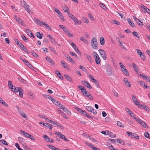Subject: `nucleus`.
Returning <instances> with one entry per match:
<instances>
[{"instance_id":"nucleus-17","label":"nucleus","mask_w":150,"mask_h":150,"mask_svg":"<svg viewBox=\"0 0 150 150\" xmlns=\"http://www.w3.org/2000/svg\"><path fill=\"white\" fill-rule=\"evenodd\" d=\"M79 89L82 92H86V88L83 86L79 85L78 86Z\"/></svg>"},{"instance_id":"nucleus-34","label":"nucleus","mask_w":150,"mask_h":150,"mask_svg":"<svg viewBox=\"0 0 150 150\" xmlns=\"http://www.w3.org/2000/svg\"><path fill=\"white\" fill-rule=\"evenodd\" d=\"M64 76L67 80L70 81H72V79L69 76L66 74H64Z\"/></svg>"},{"instance_id":"nucleus-18","label":"nucleus","mask_w":150,"mask_h":150,"mask_svg":"<svg viewBox=\"0 0 150 150\" xmlns=\"http://www.w3.org/2000/svg\"><path fill=\"white\" fill-rule=\"evenodd\" d=\"M59 26L61 28L63 29V31L66 33H67V32L69 31L67 28L63 25H59Z\"/></svg>"},{"instance_id":"nucleus-16","label":"nucleus","mask_w":150,"mask_h":150,"mask_svg":"<svg viewBox=\"0 0 150 150\" xmlns=\"http://www.w3.org/2000/svg\"><path fill=\"white\" fill-rule=\"evenodd\" d=\"M20 132L22 134H23L24 136L26 137L29 138L30 134L28 133H26L25 131H24L22 130H20Z\"/></svg>"},{"instance_id":"nucleus-4","label":"nucleus","mask_w":150,"mask_h":150,"mask_svg":"<svg viewBox=\"0 0 150 150\" xmlns=\"http://www.w3.org/2000/svg\"><path fill=\"white\" fill-rule=\"evenodd\" d=\"M67 14L68 15L69 17L74 21L76 24L79 23V21L74 16L70 13V12Z\"/></svg>"},{"instance_id":"nucleus-52","label":"nucleus","mask_w":150,"mask_h":150,"mask_svg":"<svg viewBox=\"0 0 150 150\" xmlns=\"http://www.w3.org/2000/svg\"><path fill=\"white\" fill-rule=\"evenodd\" d=\"M134 103L136 105H138L139 107L142 106V105L140 104L139 102L137 100H135V101Z\"/></svg>"},{"instance_id":"nucleus-36","label":"nucleus","mask_w":150,"mask_h":150,"mask_svg":"<svg viewBox=\"0 0 150 150\" xmlns=\"http://www.w3.org/2000/svg\"><path fill=\"white\" fill-rule=\"evenodd\" d=\"M86 57L88 61H89L91 63L92 62V58L90 55L88 54H86Z\"/></svg>"},{"instance_id":"nucleus-39","label":"nucleus","mask_w":150,"mask_h":150,"mask_svg":"<svg viewBox=\"0 0 150 150\" xmlns=\"http://www.w3.org/2000/svg\"><path fill=\"white\" fill-rule=\"evenodd\" d=\"M18 140L22 144H23L25 140L24 138L20 137H18Z\"/></svg>"},{"instance_id":"nucleus-6","label":"nucleus","mask_w":150,"mask_h":150,"mask_svg":"<svg viewBox=\"0 0 150 150\" xmlns=\"http://www.w3.org/2000/svg\"><path fill=\"white\" fill-rule=\"evenodd\" d=\"M112 69L113 68L109 65H108L107 66L106 72L107 74L110 76H111L112 75Z\"/></svg>"},{"instance_id":"nucleus-10","label":"nucleus","mask_w":150,"mask_h":150,"mask_svg":"<svg viewBox=\"0 0 150 150\" xmlns=\"http://www.w3.org/2000/svg\"><path fill=\"white\" fill-rule=\"evenodd\" d=\"M82 83L85 86L87 87L89 89H91L92 87L89 83L86 81H82Z\"/></svg>"},{"instance_id":"nucleus-8","label":"nucleus","mask_w":150,"mask_h":150,"mask_svg":"<svg viewBox=\"0 0 150 150\" xmlns=\"http://www.w3.org/2000/svg\"><path fill=\"white\" fill-rule=\"evenodd\" d=\"M86 109L88 111L92 112L95 115L97 113V112L91 106H86Z\"/></svg>"},{"instance_id":"nucleus-60","label":"nucleus","mask_w":150,"mask_h":150,"mask_svg":"<svg viewBox=\"0 0 150 150\" xmlns=\"http://www.w3.org/2000/svg\"><path fill=\"white\" fill-rule=\"evenodd\" d=\"M101 133L105 135H108V133H109V131L107 130L103 131L101 132Z\"/></svg>"},{"instance_id":"nucleus-13","label":"nucleus","mask_w":150,"mask_h":150,"mask_svg":"<svg viewBox=\"0 0 150 150\" xmlns=\"http://www.w3.org/2000/svg\"><path fill=\"white\" fill-rule=\"evenodd\" d=\"M46 59L52 65H54V62L50 58L48 57H45Z\"/></svg>"},{"instance_id":"nucleus-31","label":"nucleus","mask_w":150,"mask_h":150,"mask_svg":"<svg viewBox=\"0 0 150 150\" xmlns=\"http://www.w3.org/2000/svg\"><path fill=\"white\" fill-rule=\"evenodd\" d=\"M62 110L64 111L66 113H67L69 115H71V112L69 111L66 108H65V107H64V108H63Z\"/></svg>"},{"instance_id":"nucleus-37","label":"nucleus","mask_w":150,"mask_h":150,"mask_svg":"<svg viewBox=\"0 0 150 150\" xmlns=\"http://www.w3.org/2000/svg\"><path fill=\"white\" fill-rule=\"evenodd\" d=\"M119 65L121 68V70L122 71L126 69L125 67L123 65V64L121 62L119 63Z\"/></svg>"},{"instance_id":"nucleus-35","label":"nucleus","mask_w":150,"mask_h":150,"mask_svg":"<svg viewBox=\"0 0 150 150\" xmlns=\"http://www.w3.org/2000/svg\"><path fill=\"white\" fill-rule=\"evenodd\" d=\"M108 135L110 137L112 138L115 137L116 136L113 133L111 132H110L109 131V133H108Z\"/></svg>"},{"instance_id":"nucleus-23","label":"nucleus","mask_w":150,"mask_h":150,"mask_svg":"<svg viewBox=\"0 0 150 150\" xmlns=\"http://www.w3.org/2000/svg\"><path fill=\"white\" fill-rule=\"evenodd\" d=\"M22 88L21 87H17L16 88V87L15 86H14L13 87V91H14V92L17 93L21 91V90H22Z\"/></svg>"},{"instance_id":"nucleus-61","label":"nucleus","mask_w":150,"mask_h":150,"mask_svg":"<svg viewBox=\"0 0 150 150\" xmlns=\"http://www.w3.org/2000/svg\"><path fill=\"white\" fill-rule=\"evenodd\" d=\"M0 141H1L3 144L5 145H8V144L6 141L4 139H1L0 140Z\"/></svg>"},{"instance_id":"nucleus-28","label":"nucleus","mask_w":150,"mask_h":150,"mask_svg":"<svg viewBox=\"0 0 150 150\" xmlns=\"http://www.w3.org/2000/svg\"><path fill=\"white\" fill-rule=\"evenodd\" d=\"M100 44L102 45L104 44L105 41L103 37L102 36L100 37Z\"/></svg>"},{"instance_id":"nucleus-47","label":"nucleus","mask_w":150,"mask_h":150,"mask_svg":"<svg viewBox=\"0 0 150 150\" xmlns=\"http://www.w3.org/2000/svg\"><path fill=\"white\" fill-rule=\"evenodd\" d=\"M138 83H139V84H140L142 86H144V85H145V83L144 81H138Z\"/></svg>"},{"instance_id":"nucleus-29","label":"nucleus","mask_w":150,"mask_h":150,"mask_svg":"<svg viewBox=\"0 0 150 150\" xmlns=\"http://www.w3.org/2000/svg\"><path fill=\"white\" fill-rule=\"evenodd\" d=\"M53 123H54L53 125H56L57 126L60 127L62 129H64V127L63 126H62L61 125H60L58 123L54 121Z\"/></svg>"},{"instance_id":"nucleus-56","label":"nucleus","mask_w":150,"mask_h":150,"mask_svg":"<svg viewBox=\"0 0 150 150\" xmlns=\"http://www.w3.org/2000/svg\"><path fill=\"white\" fill-rule=\"evenodd\" d=\"M24 51L27 52L28 53H29V52L28 51L26 47L24 46L22 49Z\"/></svg>"},{"instance_id":"nucleus-49","label":"nucleus","mask_w":150,"mask_h":150,"mask_svg":"<svg viewBox=\"0 0 150 150\" xmlns=\"http://www.w3.org/2000/svg\"><path fill=\"white\" fill-rule=\"evenodd\" d=\"M16 107L17 109L18 112L20 114L23 111V110L21 109V108H19L17 106H16Z\"/></svg>"},{"instance_id":"nucleus-53","label":"nucleus","mask_w":150,"mask_h":150,"mask_svg":"<svg viewBox=\"0 0 150 150\" xmlns=\"http://www.w3.org/2000/svg\"><path fill=\"white\" fill-rule=\"evenodd\" d=\"M20 114L23 117L25 118H26L27 117V118H28V117H27V116L23 111Z\"/></svg>"},{"instance_id":"nucleus-21","label":"nucleus","mask_w":150,"mask_h":150,"mask_svg":"<svg viewBox=\"0 0 150 150\" xmlns=\"http://www.w3.org/2000/svg\"><path fill=\"white\" fill-rule=\"evenodd\" d=\"M8 85L9 88L13 91L14 86L13 85L11 81H8Z\"/></svg>"},{"instance_id":"nucleus-9","label":"nucleus","mask_w":150,"mask_h":150,"mask_svg":"<svg viewBox=\"0 0 150 150\" xmlns=\"http://www.w3.org/2000/svg\"><path fill=\"white\" fill-rule=\"evenodd\" d=\"M139 124H140L142 127L145 128H147L148 126L142 120L138 119L136 121Z\"/></svg>"},{"instance_id":"nucleus-54","label":"nucleus","mask_w":150,"mask_h":150,"mask_svg":"<svg viewBox=\"0 0 150 150\" xmlns=\"http://www.w3.org/2000/svg\"><path fill=\"white\" fill-rule=\"evenodd\" d=\"M19 92V95L22 98L23 97V90L22 89V90L20 91Z\"/></svg>"},{"instance_id":"nucleus-26","label":"nucleus","mask_w":150,"mask_h":150,"mask_svg":"<svg viewBox=\"0 0 150 150\" xmlns=\"http://www.w3.org/2000/svg\"><path fill=\"white\" fill-rule=\"evenodd\" d=\"M36 35L38 38L41 39L42 38L43 35L42 34H40L39 32H38L36 33Z\"/></svg>"},{"instance_id":"nucleus-20","label":"nucleus","mask_w":150,"mask_h":150,"mask_svg":"<svg viewBox=\"0 0 150 150\" xmlns=\"http://www.w3.org/2000/svg\"><path fill=\"white\" fill-rule=\"evenodd\" d=\"M132 64L134 70L137 73V72L139 71V69L137 66L133 63H132Z\"/></svg>"},{"instance_id":"nucleus-43","label":"nucleus","mask_w":150,"mask_h":150,"mask_svg":"<svg viewBox=\"0 0 150 150\" xmlns=\"http://www.w3.org/2000/svg\"><path fill=\"white\" fill-rule=\"evenodd\" d=\"M21 37L22 38V39L25 42H28V38L27 37H26L24 35H22L21 36Z\"/></svg>"},{"instance_id":"nucleus-5","label":"nucleus","mask_w":150,"mask_h":150,"mask_svg":"<svg viewBox=\"0 0 150 150\" xmlns=\"http://www.w3.org/2000/svg\"><path fill=\"white\" fill-rule=\"evenodd\" d=\"M13 18L16 21L20 24L23 25L24 24V22L22 19L16 15L13 16Z\"/></svg>"},{"instance_id":"nucleus-38","label":"nucleus","mask_w":150,"mask_h":150,"mask_svg":"<svg viewBox=\"0 0 150 150\" xmlns=\"http://www.w3.org/2000/svg\"><path fill=\"white\" fill-rule=\"evenodd\" d=\"M117 125L120 127H124V126L123 124L120 121H117Z\"/></svg>"},{"instance_id":"nucleus-46","label":"nucleus","mask_w":150,"mask_h":150,"mask_svg":"<svg viewBox=\"0 0 150 150\" xmlns=\"http://www.w3.org/2000/svg\"><path fill=\"white\" fill-rule=\"evenodd\" d=\"M80 40H82V41L84 42L86 44H87L88 43V41L84 38L83 37H81L80 38Z\"/></svg>"},{"instance_id":"nucleus-44","label":"nucleus","mask_w":150,"mask_h":150,"mask_svg":"<svg viewBox=\"0 0 150 150\" xmlns=\"http://www.w3.org/2000/svg\"><path fill=\"white\" fill-rule=\"evenodd\" d=\"M25 32H26L27 34L28 35H30L31 34V33H32L31 31L28 29H25Z\"/></svg>"},{"instance_id":"nucleus-62","label":"nucleus","mask_w":150,"mask_h":150,"mask_svg":"<svg viewBox=\"0 0 150 150\" xmlns=\"http://www.w3.org/2000/svg\"><path fill=\"white\" fill-rule=\"evenodd\" d=\"M75 108L77 111H79V112L81 113H82V111L83 110L77 107H76Z\"/></svg>"},{"instance_id":"nucleus-55","label":"nucleus","mask_w":150,"mask_h":150,"mask_svg":"<svg viewBox=\"0 0 150 150\" xmlns=\"http://www.w3.org/2000/svg\"><path fill=\"white\" fill-rule=\"evenodd\" d=\"M130 116L133 119H135L136 121H137V120L138 119V118L136 117V116L134 115V114L133 113H132V114Z\"/></svg>"},{"instance_id":"nucleus-64","label":"nucleus","mask_w":150,"mask_h":150,"mask_svg":"<svg viewBox=\"0 0 150 150\" xmlns=\"http://www.w3.org/2000/svg\"><path fill=\"white\" fill-rule=\"evenodd\" d=\"M4 106L6 107H8V105L6 103L4 100H3L1 103Z\"/></svg>"},{"instance_id":"nucleus-59","label":"nucleus","mask_w":150,"mask_h":150,"mask_svg":"<svg viewBox=\"0 0 150 150\" xmlns=\"http://www.w3.org/2000/svg\"><path fill=\"white\" fill-rule=\"evenodd\" d=\"M124 84L125 86L127 87H130L131 86V84L130 83L129 81H128V82H126Z\"/></svg>"},{"instance_id":"nucleus-1","label":"nucleus","mask_w":150,"mask_h":150,"mask_svg":"<svg viewBox=\"0 0 150 150\" xmlns=\"http://www.w3.org/2000/svg\"><path fill=\"white\" fill-rule=\"evenodd\" d=\"M20 2L21 6L25 9L27 12L30 13L31 10L29 8V6L27 4L24 0H20Z\"/></svg>"},{"instance_id":"nucleus-33","label":"nucleus","mask_w":150,"mask_h":150,"mask_svg":"<svg viewBox=\"0 0 150 150\" xmlns=\"http://www.w3.org/2000/svg\"><path fill=\"white\" fill-rule=\"evenodd\" d=\"M73 48L74 49V50L78 53V54L79 56H81V53L80 51L79 50L78 48L77 47H76V46H75Z\"/></svg>"},{"instance_id":"nucleus-12","label":"nucleus","mask_w":150,"mask_h":150,"mask_svg":"<svg viewBox=\"0 0 150 150\" xmlns=\"http://www.w3.org/2000/svg\"><path fill=\"white\" fill-rule=\"evenodd\" d=\"M61 63L62 66L63 67L67 69H69V67H68L67 64L65 61H62Z\"/></svg>"},{"instance_id":"nucleus-24","label":"nucleus","mask_w":150,"mask_h":150,"mask_svg":"<svg viewBox=\"0 0 150 150\" xmlns=\"http://www.w3.org/2000/svg\"><path fill=\"white\" fill-rule=\"evenodd\" d=\"M42 25L45 26V27L48 29V30H52L51 27L49 25L47 24L46 23L44 22L42 23Z\"/></svg>"},{"instance_id":"nucleus-3","label":"nucleus","mask_w":150,"mask_h":150,"mask_svg":"<svg viewBox=\"0 0 150 150\" xmlns=\"http://www.w3.org/2000/svg\"><path fill=\"white\" fill-rule=\"evenodd\" d=\"M98 52L100 55L103 59L104 60H106L107 58V55L105 52L104 50L101 49L99 50Z\"/></svg>"},{"instance_id":"nucleus-41","label":"nucleus","mask_w":150,"mask_h":150,"mask_svg":"<svg viewBox=\"0 0 150 150\" xmlns=\"http://www.w3.org/2000/svg\"><path fill=\"white\" fill-rule=\"evenodd\" d=\"M43 137L46 140L47 142H49L50 141V138L47 135H44Z\"/></svg>"},{"instance_id":"nucleus-40","label":"nucleus","mask_w":150,"mask_h":150,"mask_svg":"<svg viewBox=\"0 0 150 150\" xmlns=\"http://www.w3.org/2000/svg\"><path fill=\"white\" fill-rule=\"evenodd\" d=\"M133 18L137 23H139V22H140V23H142V21L139 20V19L137 18L135 16H133Z\"/></svg>"},{"instance_id":"nucleus-48","label":"nucleus","mask_w":150,"mask_h":150,"mask_svg":"<svg viewBox=\"0 0 150 150\" xmlns=\"http://www.w3.org/2000/svg\"><path fill=\"white\" fill-rule=\"evenodd\" d=\"M122 72L126 76H128L129 75V74L127 70L126 69L122 71Z\"/></svg>"},{"instance_id":"nucleus-42","label":"nucleus","mask_w":150,"mask_h":150,"mask_svg":"<svg viewBox=\"0 0 150 150\" xmlns=\"http://www.w3.org/2000/svg\"><path fill=\"white\" fill-rule=\"evenodd\" d=\"M43 96L44 97L46 98H48L50 100L52 99L53 97L47 95H44Z\"/></svg>"},{"instance_id":"nucleus-27","label":"nucleus","mask_w":150,"mask_h":150,"mask_svg":"<svg viewBox=\"0 0 150 150\" xmlns=\"http://www.w3.org/2000/svg\"><path fill=\"white\" fill-rule=\"evenodd\" d=\"M59 137L62 139H63L65 141H69L68 139L67 138H66L65 136L64 135H63L61 134H60Z\"/></svg>"},{"instance_id":"nucleus-19","label":"nucleus","mask_w":150,"mask_h":150,"mask_svg":"<svg viewBox=\"0 0 150 150\" xmlns=\"http://www.w3.org/2000/svg\"><path fill=\"white\" fill-rule=\"evenodd\" d=\"M62 8L63 11L65 12H66L67 14L70 12L69 8L66 6H64L62 7Z\"/></svg>"},{"instance_id":"nucleus-11","label":"nucleus","mask_w":150,"mask_h":150,"mask_svg":"<svg viewBox=\"0 0 150 150\" xmlns=\"http://www.w3.org/2000/svg\"><path fill=\"white\" fill-rule=\"evenodd\" d=\"M34 20L37 24L39 26H41V25H42V23L44 22L38 20V19L36 17L34 18Z\"/></svg>"},{"instance_id":"nucleus-57","label":"nucleus","mask_w":150,"mask_h":150,"mask_svg":"<svg viewBox=\"0 0 150 150\" xmlns=\"http://www.w3.org/2000/svg\"><path fill=\"white\" fill-rule=\"evenodd\" d=\"M47 146H48L50 148V149L52 150H54L55 148H56V147L50 145H47Z\"/></svg>"},{"instance_id":"nucleus-22","label":"nucleus","mask_w":150,"mask_h":150,"mask_svg":"<svg viewBox=\"0 0 150 150\" xmlns=\"http://www.w3.org/2000/svg\"><path fill=\"white\" fill-rule=\"evenodd\" d=\"M127 21L129 24L132 27H135V26L134 23L132 22L131 20L129 18H128Z\"/></svg>"},{"instance_id":"nucleus-50","label":"nucleus","mask_w":150,"mask_h":150,"mask_svg":"<svg viewBox=\"0 0 150 150\" xmlns=\"http://www.w3.org/2000/svg\"><path fill=\"white\" fill-rule=\"evenodd\" d=\"M132 34L134 36L137 37L138 38H139V37L138 35V33L137 32L134 31L132 32Z\"/></svg>"},{"instance_id":"nucleus-51","label":"nucleus","mask_w":150,"mask_h":150,"mask_svg":"<svg viewBox=\"0 0 150 150\" xmlns=\"http://www.w3.org/2000/svg\"><path fill=\"white\" fill-rule=\"evenodd\" d=\"M15 146L19 150H23V149H21L20 146L17 143H16L15 144Z\"/></svg>"},{"instance_id":"nucleus-15","label":"nucleus","mask_w":150,"mask_h":150,"mask_svg":"<svg viewBox=\"0 0 150 150\" xmlns=\"http://www.w3.org/2000/svg\"><path fill=\"white\" fill-rule=\"evenodd\" d=\"M65 57L66 58H67V59L70 62H71L72 63L74 64L75 63V62L73 59L71 58L67 54H66L65 55Z\"/></svg>"},{"instance_id":"nucleus-25","label":"nucleus","mask_w":150,"mask_h":150,"mask_svg":"<svg viewBox=\"0 0 150 150\" xmlns=\"http://www.w3.org/2000/svg\"><path fill=\"white\" fill-rule=\"evenodd\" d=\"M81 114H83L84 115L89 118H92V117L90 115H88L85 111L84 110L82 111V112Z\"/></svg>"},{"instance_id":"nucleus-2","label":"nucleus","mask_w":150,"mask_h":150,"mask_svg":"<svg viewBox=\"0 0 150 150\" xmlns=\"http://www.w3.org/2000/svg\"><path fill=\"white\" fill-rule=\"evenodd\" d=\"M91 44L92 48L95 50H97L98 49V45L97 42V40L96 37H93L91 39Z\"/></svg>"},{"instance_id":"nucleus-45","label":"nucleus","mask_w":150,"mask_h":150,"mask_svg":"<svg viewBox=\"0 0 150 150\" xmlns=\"http://www.w3.org/2000/svg\"><path fill=\"white\" fill-rule=\"evenodd\" d=\"M100 6L104 9L105 10L106 8V7L105 5L102 3L100 2L99 3Z\"/></svg>"},{"instance_id":"nucleus-30","label":"nucleus","mask_w":150,"mask_h":150,"mask_svg":"<svg viewBox=\"0 0 150 150\" xmlns=\"http://www.w3.org/2000/svg\"><path fill=\"white\" fill-rule=\"evenodd\" d=\"M95 62L96 63L98 64H99L100 63V60L99 56L96 57L95 58Z\"/></svg>"},{"instance_id":"nucleus-14","label":"nucleus","mask_w":150,"mask_h":150,"mask_svg":"<svg viewBox=\"0 0 150 150\" xmlns=\"http://www.w3.org/2000/svg\"><path fill=\"white\" fill-rule=\"evenodd\" d=\"M47 36L49 37V38L51 40L52 43H53L54 45H55L57 44V42L55 41L54 39L51 35H48Z\"/></svg>"},{"instance_id":"nucleus-58","label":"nucleus","mask_w":150,"mask_h":150,"mask_svg":"<svg viewBox=\"0 0 150 150\" xmlns=\"http://www.w3.org/2000/svg\"><path fill=\"white\" fill-rule=\"evenodd\" d=\"M79 68L80 69H81L83 71H86V69L83 66L80 65Z\"/></svg>"},{"instance_id":"nucleus-7","label":"nucleus","mask_w":150,"mask_h":150,"mask_svg":"<svg viewBox=\"0 0 150 150\" xmlns=\"http://www.w3.org/2000/svg\"><path fill=\"white\" fill-rule=\"evenodd\" d=\"M126 133L128 136L131 137L132 138H135L137 139H139V137L134 133H133L132 132H127Z\"/></svg>"},{"instance_id":"nucleus-32","label":"nucleus","mask_w":150,"mask_h":150,"mask_svg":"<svg viewBox=\"0 0 150 150\" xmlns=\"http://www.w3.org/2000/svg\"><path fill=\"white\" fill-rule=\"evenodd\" d=\"M51 100L52 101V102L53 103L57 106L58 105L59 103V102L53 98L52 99H51Z\"/></svg>"},{"instance_id":"nucleus-63","label":"nucleus","mask_w":150,"mask_h":150,"mask_svg":"<svg viewBox=\"0 0 150 150\" xmlns=\"http://www.w3.org/2000/svg\"><path fill=\"white\" fill-rule=\"evenodd\" d=\"M93 57L95 58L97 57H98L99 55L98 54L95 52H93Z\"/></svg>"}]
</instances>
